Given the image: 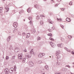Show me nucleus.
Returning a JSON list of instances; mask_svg holds the SVG:
<instances>
[{
	"label": "nucleus",
	"instance_id": "obj_1",
	"mask_svg": "<svg viewBox=\"0 0 74 74\" xmlns=\"http://www.w3.org/2000/svg\"><path fill=\"white\" fill-rule=\"evenodd\" d=\"M50 43L53 48H55V44L53 43L52 42H50Z\"/></svg>",
	"mask_w": 74,
	"mask_h": 74
},
{
	"label": "nucleus",
	"instance_id": "obj_2",
	"mask_svg": "<svg viewBox=\"0 0 74 74\" xmlns=\"http://www.w3.org/2000/svg\"><path fill=\"white\" fill-rule=\"evenodd\" d=\"M25 56L26 58H27V59L30 58L31 57V54H29L27 53L26 54Z\"/></svg>",
	"mask_w": 74,
	"mask_h": 74
},
{
	"label": "nucleus",
	"instance_id": "obj_3",
	"mask_svg": "<svg viewBox=\"0 0 74 74\" xmlns=\"http://www.w3.org/2000/svg\"><path fill=\"white\" fill-rule=\"evenodd\" d=\"M29 64L30 65V66L31 67H32V66H33V65H34V64L32 61H30L29 62Z\"/></svg>",
	"mask_w": 74,
	"mask_h": 74
},
{
	"label": "nucleus",
	"instance_id": "obj_4",
	"mask_svg": "<svg viewBox=\"0 0 74 74\" xmlns=\"http://www.w3.org/2000/svg\"><path fill=\"white\" fill-rule=\"evenodd\" d=\"M5 74H8L9 73V70L8 69L6 68L5 69Z\"/></svg>",
	"mask_w": 74,
	"mask_h": 74
},
{
	"label": "nucleus",
	"instance_id": "obj_5",
	"mask_svg": "<svg viewBox=\"0 0 74 74\" xmlns=\"http://www.w3.org/2000/svg\"><path fill=\"white\" fill-rule=\"evenodd\" d=\"M57 46L59 47H60L62 48L63 47V44L61 43V44H58L57 45Z\"/></svg>",
	"mask_w": 74,
	"mask_h": 74
},
{
	"label": "nucleus",
	"instance_id": "obj_6",
	"mask_svg": "<svg viewBox=\"0 0 74 74\" xmlns=\"http://www.w3.org/2000/svg\"><path fill=\"white\" fill-rule=\"evenodd\" d=\"M18 59H20V60H22V56L20 54L18 55Z\"/></svg>",
	"mask_w": 74,
	"mask_h": 74
},
{
	"label": "nucleus",
	"instance_id": "obj_7",
	"mask_svg": "<svg viewBox=\"0 0 74 74\" xmlns=\"http://www.w3.org/2000/svg\"><path fill=\"white\" fill-rule=\"evenodd\" d=\"M14 71V68H11L10 69L9 72L10 73H12V72Z\"/></svg>",
	"mask_w": 74,
	"mask_h": 74
},
{
	"label": "nucleus",
	"instance_id": "obj_8",
	"mask_svg": "<svg viewBox=\"0 0 74 74\" xmlns=\"http://www.w3.org/2000/svg\"><path fill=\"white\" fill-rule=\"evenodd\" d=\"M14 26V27H16L17 26L18 24L16 23H14L13 24Z\"/></svg>",
	"mask_w": 74,
	"mask_h": 74
},
{
	"label": "nucleus",
	"instance_id": "obj_9",
	"mask_svg": "<svg viewBox=\"0 0 74 74\" xmlns=\"http://www.w3.org/2000/svg\"><path fill=\"white\" fill-rule=\"evenodd\" d=\"M19 51V49L18 48H16L14 50V51L15 52H18Z\"/></svg>",
	"mask_w": 74,
	"mask_h": 74
},
{
	"label": "nucleus",
	"instance_id": "obj_10",
	"mask_svg": "<svg viewBox=\"0 0 74 74\" xmlns=\"http://www.w3.org/2000/svg\"><path fill=\"white\" fill-rule=\"evenodd\" d=\"M11 40V36H9L7 38V40L8 41H10V40Z\"/></svg>",
	"mask_w": 74,
	"mask_h": 74
},
{
	"label": "nucleus",
	"instance_id": "obj_11",
	"mask_svg": "<svg viewBox=\"0 0 74 74\" xmlns=\"http://www.w3.org/2000/svg\"><path fill=\"white\" fill-rule=\"evenodd\" d=\"M59 53H60V51H57L56 54V56H58Z\"/></svg>",
	"mask_w": 74,
	"mask_h": 74
},
{
	"label": "nucleus",
	"instance_id": "obj_12",
	"mask_svg": "<svg viewBox=\"0 0 74 74\" xmlns=\"http://www.w3.org/2000/svg\"><path fill=\"white\" fill-rule=\"evenodd\" d=\"M45 69H46V70H48V69H49V68H48V65H46L45 66Z\"/></svg>",
	"mask_w": 74,
	"mask_h": 74
},
{
	"label": "nucleus",
	"instance_id": "obj_13",
	"mask_svg": "<svg viewBox=\"0 0 74 74\" xmlns=\"http://www.w3.org/2000/svg\"><path fill=\"white\" fill-rule=\"evenodd\" d=\"M38 57L39 58H42V54L41 53L39 54V55H38Z\"/></svg>",
	"mask_w": 74,
	"mask_h": 74
},
{
	"label": "nucleus",
	"instance_id": "obj_14",
	"mask_svg": "<svg viewBox=\"0 0 74 74\" xmlns=\"http://www.w3.org/2000/svg\"><path fill=\"white\" fill-rule=\"evenodd\" d=\"M33 49H31V51H30V53L31 54H33L34 53V52L33 51Z\"/></svg>",
	"mask_w": 74,
	"mask_h": 74
},
{
	"label": "nucleus",
	"instance_id": "obj_15",
	"mask_svg": "<svg viewBox=\"0 0 74 74\" xmlns=\"http://www.w3.org/2000/svg\"><path fill=\"white\" fill-rule=\"evenodd\" d=\"M2 10H3V8H0V13H2L3 12Z\"/></svg>",
	"mask_w": 74,
	"mask_h": 74
},
{
	"label": "nucleus",
	"instance_id": "obj_16",
	"mask_svg": "<svg viewBox=\"0 0 74 74\" xmlns=\"http://www.w3.org/2000/svg\"><path fill=\"white\" fill-rule=\"evenodd\" d=\"M5 10H7L6 12H8V11H9V8H8L5 7Z\"/></svg>",
	"mask_w": 74,
	"mask_h": 74
},
{
	"label": "nucleus",
	"instance_id": "obj_17",
	"mask_svg": "<svg viewBox=\"0 0 74 74\" xmlns=\"http://www.w3.org/2000/svg\"><path fill=\"white\" fill-rule=\"evenodd\" d=\"M23 10H21L19 12V14H21L22 13H23Z\"/></svg>",
	"mask_w": 74,
	"mask_h": 74
},
{
	"label": "nucleus",
	"instance_id": "obj_18",
	"mask_svg": "<svg viewBox=\"0 0 74 74\" xmlns=\"http://www.w3.org/2000/svg\"><path fill=\"white\" fill-rule=\"evenodd\" d=\"M23 59V61H22V62L23 63H24V62H25V60H26V58H24Z\"/></svg>",
	"mask_w": 74,
	"mask_h": 74
},
{
	"label": "nucleus",
	"instance_id": "obj_19",
	"mask_svg": "<svg viewBox=\"0 0 74 74\" xmlns=\"http://www.w3.org/2000/svg\"><path fill=\"white\" fill-rule=\"evenodd\" d=\"M27 12H30V8H29L27 10Z\"/></svg>",
	"mask_w": 74,
	"mask_h": 74
},
{
	"label": "nucleus",
	"instance_id": "obj_20",
	"mask_svg": "<svg viewBox=\"0 0 74 74\" xmlns=\"http://www.w3.org/2000/svg\"><path fill=\"white\" fill-rule=\"evenodd\" d=\"M29 37H30V34H27V38H28Z\"/></svg>",
	"mask_w": 74,
	"mask_h": 74
},
{
	"label": "nucleus",
	"instance_id": "obj_21",
	"mask_svg": "<svg viewBox=\"0 0 74 74\" xmlns=\"http://www.w3.org/2000/svg\"><path fill=\"white\" fill-rule=\"evenodd\" d=\"M29 70V68H26L25 69V70L26 71H28V70Z\"/></svg>",
	"mask_w": 74,
	"mask_h": 74
},
{
	"label": "nucleus",
	"instance_id": "obj_22",
	"mask_svg": "<svg viewBox=\"0 0 74 74\" xmlns=\"http://www.w3.org/2000/svg\"><path fill=\"white\" fill-rule=\"evenodd\" d=\"M40 23L41 25H43V24H44V23L42 21H40Z\"/></svg>",
	"mask_w": 74,
	"mask_h": 74
},
{
	"label": "nucleus",
	"instance_id": "obj_23",
	"mask_svg": "<svg viewBox=\"0 0 74 74\" xmlns=\"http://www.w3.org/2000/svg\"><path fill=\"white\" fill-rule=\"evenodd\" d=\"M64 49H65V50H66L68 52H70V50H69L68 49H67V48L66 47H64Z\"/></svg>",
	"mask_w": 74,
	"mask_h": 74
},
{
	"label": "nucleus",
	"instance_id": "obj_24",
	"mask_svg": "<svg viewBox=\"0 0 74 74\" xmlns=\"http://www.w3.org/2000/svg\"><path fill=\"white\" fill-rule=\"evenodd\" d=\"M32 33H35L36 32V30L34 29H32Z\"/></svg>",
	"mask_w": 74,
	"mask_h": 74
},
{
	"label": "nucleus",
	"instance_id": "obj_25",
	"mask_svg": "<svg viewBox=\"0 0 74 74\" xmlns=\"http://www.w3.org/2000/svg\"><path fill=\"white\" fill-rule=\"evenodd\" d=\"M60 62H58L56 63V64L57 66H59L60 64Z\"/></svg>",
	"mask_w": 74,
	"mask_h": 74
},
{
	"label": "nucleus",
	"instance_id": "obj_26",
	"mask_svg": "<svg viewBox=\"0 0 74 74\" xmlns=\"http://www.w3.org/2000/svg\"><path fill=\"white\" fill-rule=\"evenodd\" d=\"M38 63H39V64H40V63H42V61L40 60V61H38Z\"/></svg>",
	"mask_w": 74,
	"mask_h": 74
},
{
	"label": "nucleus",
	"instance_id": "obj_27",
	"mask_svg": "<svg viewBox=\"0 0 74 74\" xmlns=\"http://www.w3.org/2000/svg\"><path fill=\"white\" fill-rule=\"evenodd\" d=\"M34 7H35V8H36V9H38V5H35L34 6Z\"/></svg>",
	"mask_w": 74,
	"mask_h": 74
},
{
	"label": "nucleus",
	"instance_id": "obj_28",
	"mask_svg": "<svg viewBox=\"0 0 74 74\" xmlns=\"http://www.w3.org/2000/svg\"><path fill=\"white\" fill-rule=\"evenodd\" d=\"M38 39V40H40V39H41V37H38L37 38Z\"/></svg>",
	"mask_w": 74,
	"mask_h": 74
},
{
	"label": "nucleus",
	"instance_id": "obj_29",
	"mask_svg": "<svg viewBox=\"0 0 74 74\" xmlns=\"http://www.w3.org/2000/svg\"><path fill=\"white\" fill-rule=\"evenodd\" d=\"M60 58H61V56H58L57 57V58L58 59H60Z\"/></svg>",
	"mask_w": 74,
	"mask_h": 74
},
{
	"label": "nucleus",
	"instance_id": "obj_30",
	"mask_svg": "<svg viewBox=\"0 0 74 74\" xmlns=\"http://www.w3.org/2000/svg\"><path fill=\"white\" fill-rule=\"evenodd\" d=\"M49 40H52V41H54V39L52 38L51 37H50L49 38Z\"/></svg>",
	"mask_w": 74,
	"mask_h": 74
},
{
	"label": "nucleus",
	"instance_id": "obj_31",
	"mask_svg": "<svg viewBox=\"0 0 74 74\" xmlns=\"http://www.w3.org/2000/svg\"><path fill=\"white\" fill-rule=\"evenodd\" d=\"M29 20H30V21H32V17H30L29 18Z\"/></svg>",
	"mask_w": 74,
	"mask_h": 74
},
{
	"label": "nucleus",
	"instance_id": "obj_32",
	"mask_svg": "<svg viewBox=\"0 0 74 74\" xmlns=\"http://www.w3.org/2000/svg\"><path fill=\"white\" fill-rule=\"evenodd\" d=\"M14 71H16V66H14Z\"/></svg>",
	"mask_w": 74,
	"mask_h": 74
},
{
	"label": "nucleus",
	"instance_id": "obj_33",
	"mask_svg": "<svg viewBox=\"0 0 74 74\" xmlns=\"http://www.w3.org/2000/svg\"><path fill=\"white\" fill-rule=\"evenodd\" d=\"M55 27L53 26L52 27L51 30H55Z\"/></svg>",
	"mask_w": 74,
	"mask_h": 74
},
{
	"label": "nucleus",
	"instance_id": "obj_34",
	"mask_svg": "<svg viewBox=\"0 0 74 74\" xmlns=\"http://www.w3.org/2000/svg\"><path fill=\"white\" fill-rule=\"evenodd\" d=\"M48 35L49 36H50V37H52V35L51 34H49Z\"/></svg>",
	"mask_w": 74,
	"mask_h": 74
},
{
	"label": "nucleus",
	"instance_id": "obj_35",
	"mask_svg": "<svg viewBox=\"0 0 74 74\" xmlns=\"http://www.w3.org/2000/svg\"><path fill=\"white\" fill-rule=\"evenodd\" d=\"M9 57L8 56H6V60H7V59H9Z\"/></svg>",
	"mask_w": 74,
	"mask_h": 74
},
{
	"label": "nucleus",
	"instance_id": "obj_36",
	"mask_svg": "<svg viewBox=\"0 0 74 74\" xmlns=\"http://www.w3.org/2000/svg\"><path fill=\"white\" fill-rule=\"evenodd\" d=\"M10 49H12V45H10Z\"/></svg>",
	"mask_w": 74,
	"mask_h": 74
},
{
	"label": "nucleus",
	"instance_id": "obj_37",
	"mask_svg": "<svg viewBox=\"0 0 74 74\" xmlns=\"http://www.w3.org/2000/svg\"><path fill=\"white\" fill-rule=\"evenodd\" d=\"M60 27H61V28H62V29H63L64 27V26H63V25H61Z\"/></svg>",
	"mask_w": 74,
	"mask_h": 74
},
{
	"label": "nucleus",
	"instance_id": "obj_38",
	"mask_svg": "<svg viewBox=\"0 0 74 74\" xmlns=\"http://www.w3.org/2000/svg\"><path fill=\"white\" fill-rule=\"evenodd\" d=\"M68 38H72V36H68Z\"/></svg>",
	"mask_w": 74,
	"mask_h": 74
},
{
	"label": "nucleus",
	"instance_id": "obj_39",
	"mask_svg": "<svg viewBox=\"0 0 74 74\" xmlns=\"http://www.w3.org/2000/svg\"><path fill=\"white\" fill-rule=\"evenodd\" d=\"M49 22L50 23H51V24H52L53 23V22L51 21V20H50V21Z\"/></svg>",
	"mask_w": 74,
	"mask_h": 74
},
{
	"label": "nucleus",
	"instance_id": "obj_40",
	"mask_svg": "<svg viewBox=\"0 0 74 74\" xmlns=\"http://www.w3.org/2000/svg\"><path fill=\"white\" fill-rule=\"evenodd\" d=\"M57 20H58V21H59V20H60V21H61V20H62V19H61V18H57Z\"/></svg>",
	"mask_w": 74,
	"mask_h": 74
},
{
	"label": "nucleus",
	"instance_id": "obj_41",
	"mask_svg": "<svg viewBox=\"0 0 74 74\" xmlns=\"http://www.w3.org/2000/svg\"><path fill=\"white\" fill-rule=\"evenodd\" d=\"M27 44L28 45L30 44V42L29 41H27Z\"/></svg>",
	"mask_w": 74,
	"mask_h": 74
},
{
	"label": "nucleus",
	"instance_id": "obj_42",
	"mask_svg": "<svg viewBox=\"0 0 74 74\" xmlns=\"http://www.w3.org/2000/svg\"><path fill=\"white\" fill-rule=\"evenodd\" d=\"M41 54H42V56H45V53H41Z\"/></svg>",
	"mask_w": 74,
	"mask_h": 74
},
{
	"label": "nucleus",
	"instance_id": "obj_43",
	"mask_svg": "<svg viewBox=\"0 0 74 74\" xmlns=\"http://www.w3.org/2000/svg\"><path fill=\"white\" fill-rule=\"evenodd\" d=\"M39 18H40V16H37V19H39Z\"/></svg>",
	"mask_w": 74,
	"mask_h": 74
},
{
	"label": "nucleus",
	"instance_id": "obj_44",
	"mask_svg": "<svg viewBox=\"0 0 74 74\" xmlns=\"http://www.w3.org/2000/svg\"><path fill=\"white\" fill-rule=\"evenodd\" d=\"M15 56H14L12 57V59H15Z\"/></svg>",
	"mask_w": 74,
	"mask_h": 74
},
{
	"label": "nucleus",
	"instance_id": "obj_45",
	"mask_svg": "<svg viewBox=\"0 0 74 74\" xmlns=\"http://www.w3.org/2000/svg\"><path fill=\"white\" fill-rule=\"evenodd\" d=\"M71 53L73 55H74V52L73 51H72L71 52Z\"/></svg>",
	"mask_w": 74,
	"mask_h": 74
},
{
	"label": "nucleus",
	"instance_id": "obj_46",
	"mask_svg": "<svg viewBox=\"0 0 74 74\" xmlns=\"http://www.w3.org/2000/svg\"><path fill=\"white\" fill-rule=\"evenodd\" d=\"M66 66L68 67H69V68H70V66H69V65H66Z\"/></svg>",
	"mask_w": 74,
	"mask_h": 74
},
{
	"label": "nucleus",
	"instance_id": "obj_47",
	"mask_svg": "<svg viewBox=\"0 0 74 74\" xmlns=\"http://www.w3.org/2000/svg\"><path fill=\"white\" fill-rule=\"evenodd\" d=\"M64 8H62L61 9V10H62V11H64Z\"/></svg>",
	"mask_w": 74,
	"mask_h": 74
},
{
	"label": "nucleus",
	"instance_id": "obj_48",
	"mask_svg": "<svg viewBox=\"0 0 74 74\" xmlns=\"http://www.w3.org/2000/svg\"><path fill=\"white\" fill-rule=\"evenodd\" d=\"M24 52H27V50H26V49H25L24 50Z\"/></svg>",
	"mask_w": 74,
	"mask_h": 74
},
{
	"label": "nucleus",
	"instance_id": "obj_49",
	"mask_svg": "<svg viewBox=\"0 0 74 74\" xmlns=\"http://www.w3.org/2000/svg\"><path fill=\"white\" fill-rule=\"evenodd\" d=\"M48 30L49 31V32H51V29H48Z\"/></svg>",
	"mask_w": 74,
	"mask_h": 74
},
{
	"label": "nucleus",
	"instance_id": "obj_50",
	"mask_svg": "<svg viewBox=\"0 0 74 74\" xmlns=\"http://www.w3.org/2000/svg\"><path fill=\"white\" fill-rule=\"evenodd\" d=\"M66 18V19H67V18ZM67 19H66V21H67V22H70V21H71L70 19V21H67Z\"/></svg>",
	"mask_w": 74,
	"mask_h": 74
},
{
	"label": "nucleus",
	"instance_id": "obj_51",
	"mask_svg": "<svg viewBox=\"0 0 74 74\" xmlns=\"http://www.w3.org/2000/svg\"><path fill=\"white\" fill-rule=\"evenodd\" d=\"M58 5V4H56L55 5V7H57Z\"/></svg>",
	"mask_w": 74,
	"mask_h": 74
},
{
	"label": "nucleus",
	"instance_id": "obj_52",
	"mask_svg": "<svg viewBox=\"0 0 74 74\" xmlns=\"http://www.w3.org/2000/svg\"><path fill=\"white\" fill-rule=\"evenodd\" d=\"M29 23H30V24H32V21H31L29 22Z\"/></svg>",
	"mask_w": 74,
	"mask_h": 74
},
{
	"label": "nucleus",
	"instance_id": "obj_53",
	"mask_svg": "<svg viewBox=\"0 0 74 74\" xmlns=\"http://www.w3.org/2000/svg\"><path fill=\"white\" fill-rule=\"evenodd\" d=\"M69 4L70 5H71L72 4V2H71L69 3Z\"/></svg>",
	"mask_w": 74,
	"mask_h": 74
},
{
	"label": "nucleus",
	"instance_id": "obj_54",
	"mask_svg": "<svg viewBox=\"0 0 74 74\" xmlns=\"http://www.w3.org/2000/svg\"><path fill=\"white\" fill-rule=\"evenodd\" d=\"M71 16L72 17V18H74V15H72Z\"/></svg>",
	"mask_w": 74,
	"mask_h": 74
},
{
	"label": "nucleus",
	"instance_id": "obj_55",
	"mask_svg": "<svg viewBox=\"0 0 74 74\" xmlns=\"http://www.w3.org/2000/svg\"><path fill=\"white\" fill-rule=\"evenodd\" d=\"M57 1L58 2H60V1H61V0H57Z\"/></svg>",
	"mask_w": 74,
	"mask_h": 74
},
{
	"label": "nucleus",
	"instance_id": "obj_56",
	"mask_svg": "<svg viewBox=\"0 0 74 74\" xmlns=\"http://www.w3.org/2000/svg\"><path fill=\"white\" fill-rule=\"evenodd\" d=\"M25 33H23V34H23V35H25Z\"/></svg>",
	"mask_w": 74,
	"mask_h": 74
},
{
	"label": "nucleus",
	"instance_id": "obj_57",
	"mask_svg": "<svg viewBox=\"0 0 74 74\" xmlns=\"http://www.w3.org/2000/svg\"><path fill=\"white\" fill-rule=\"evenodd\" d=\"M41 17H43V16H44L42 15H40Z\"/></svg>",
	"mask_w": 74,
	"mask_h": 74
},
{
	"label": "nucleus",
	"instance_id": "obj_58",
	"mask_svg": "<svg viewBox=\"0 0 74 74\" xmlns=\"http://www.w3.org/2000/svg\"><path fill=\"white\" fill-rule=\"evenodd\" d=\"M49 14H50V15H52V13H50Z\"/></svg>",
	"mask_w": 74,
	"mask_h": 74
},
{
	"label": "nucleus",
	"instance_id": "obj_59",
	"mask_svg": "<svg viewBox=\"0 0 74 74\" xmlns=\"http://www.w3.org/2000/svg\"><path fill=\"white\" fill-rule=\"evenodd\" d=\"M50 21L51 20H50V19H48V22H50Z\"/></svg>",
	"mask_w": 74,
	"mask_h": 74
},
{
	"label": "nucleus",
	"instance_id": "obj_60",
	"mask_svg": "<svg viewBox=\"0 0 74 74\" xmlns=\"http://www.w3.org/2000/svg\"><path fill=\"white\" fill-rule=\"evenodd\" d=\"M55 74H60V73H56Z\"/></svg>",
	"mask_w": 74,
	"mask_h": 74
},
{
	"label": "nucleus",
	"instance_id": "obj_61",
	"mask_svg": "<svg viewBox=\"0 0 74 74\" xmlns=\"http://www.w3.org/2000/svg\"><path fill=\"white\" fill-rule=\"evenodd\" d=\"M71 74H74V73H72L71 72H70Z\"/></svg>",
	"mask_w": 74,
	"mask_h": 74
},
{
	"label": "nucleus",
	"instance_id": "obj_62",
	"mask_svg": "<svg viewBox=\"0 0 74 74\" xmlns=\"http://www.w3.org/2000/svg\"><path fill=\"white\" fill-rule=\"evenodd\" d=\"M15 31H16V30H15L14 29V31L13 32L14 33V32H15Z\"/></svg>",
	"mask_w": 74,
	"mask_h": 74
},
{
	"label": "nucleus",
	"instance_id": "obj_63",
	"mask_svg": "<svg viewBox=\"0 0 74 74\" xmlns=\"http://www.w3.org/2000/svg\"><path fill=\"white\" fill-rule=\"evenodd\" d=\"M42 74H45V73H43Z\"/></svg>",
	"mask_w": 74,
	"mask_h": 74
},
{
	"label": "nucleus",
	"instance_id": "obj_64",
	"mask_svg": "<svg viewBox=\"0 0 74 74\" xmlns=\"http://www.w3.org/2000/svg\"><path fill=\"white\" fill-rule=\"evenodd\" d=\"M23 21H25V19H24Z\"/></svg>",
	"mask_w": 74,
	"mask_h": 74
}]
</instances>
